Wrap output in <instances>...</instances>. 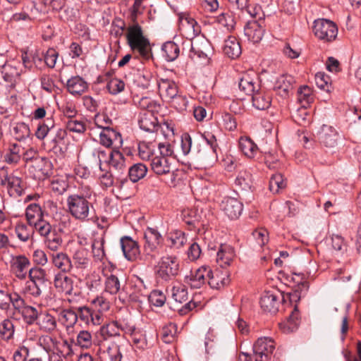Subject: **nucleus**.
<instances>
[{
  "label": "nucleus",
  "instance_id": "1",
  "mask_svg": "<svg viewBox=\"0 0 361 361\" xmlns=\"http://www.w3.org/2000/svg\"><path fill=\"white\" fill-rule=\"evenodd\" d=\"M91 193L90 188H88L85 195L72 194L67 197V212L74 219L87 222L92 219L94 207L89 200Z\"/></svg>",
  "mask_w": 361,
  "mask_h": 361
},
{
  "label": "nucleus",
  "instance_id": "2",
  "mask_svg": "<svg viewBox=\"0 0 361 361\" xmlns=\"http://www.w3.org/2000/svg\"><path fill=\"white\" fill-rule=\"evenodd\" d=\"M126 39L130 49L139 53L144 59H149L151 48L149 39L144 36L142 27L138 24L129 26L127 29Z\"/></svg>",
  "mask_w": 361,
  "mask_h": 361
},
{
  "label": "nucleus",
  "instance_id": "3",
  "mask_svg": "<svg viewBox=\"0 0 361 361\" xmlns=\"http://www.w3.org/2000/svg\"><path fill=\"white\" fill-rule=\"evenodd\" d=\"M180 263L175 255H165L160 258L157 266L156 274L159 279L169 281L179 273Z\"/></svg>",
  "mask_w": 361,
  "mask_h": 361
},
{
  "label": "nucleus",
  "instance_id": "4",
  "mask_svg": "<svg viewBox=\"0 0 361 361\" xmlns=\"http://www.w3.org/2000/svg\"><path fill=\"white\" fill-rule=\"evenodd\" d=\"M313 32L314 35L324 42L334 40L338 35L336 24L326 19H319L314 22Z\"/></svg>",
  "mask_w": 361,
  "mask_h": 361
},
{
  "label": "nucleus",
  "instance_id": "5",
  "mask_svg": "<svg viewBox=\"0 0 361 361\" xmlns=\"http://www.w3.org/2000/svg\"><path fill=\"white\" fill-rule=\"evenodd\" d=\"M0 184L6 185L11 197H20L25 189L22 179L13 174L8 175L4 168L0 169Z\"/></svg>",
  "mask_w": 361,
  "mask_h": 361
},
{
  "label": "nucleus",
  "instance_id": "6",
  "mask_svg": "<svg viewBox=\"0 0 361 361\" xmlns=\"http://www.w3.org/2000/svg\"><path fill=\"white\" fill-rule=\"evenodd\" d=\"M275 343L269 337H262L257 340L253 345L255 361H269L274 350Z\"/></svg>",
  "mask_w": 361,
  "mask_h": 361
},
{
  "label": "nucleus",
  "instance_id": "7",
  "mask_svg": "<svg viewBox=\"0 0 361 361\" xmlns=\"http://www.w3.org/2000/svg\"><path fill=\"white\" fill-rule=\"evenodd\" d=\"M238 87L242 92L247 95H252L259 90L260 82L256 72L248 70L243 73L239 78Z\"/></svg>",
  "mask_w": 361,
  "mask_h": 361
},
{
  "label": "nucleus",
  "instance_id": "8",
  "mask_svg": "<svg viewBox=\"0 0 361 361\" xmlns=\"http://www.w3.org/2000/svg\"><path fill=\"white\" fill-rule=\"evenodd\" d=\"M179 29L182 34L188 39L192 40L201 32L200 26L197 21L186 13L178 15Z\"/></svg>",
  "mask_w": 361,
  "mask_h": 361
},
{
  "label": "nucleus",
  "instance_id": "9",
  "mask_svg": "<svg viewBox=\"0 0 361 361\" xmlns=\"http://www.w3.org/2000/svg\"><path fill=\"white\" fill-rule=\"evenodd\" d=\"M27 168L34 178L44 180L51 173L52 164L47 159L40 157H36Z\"/></svg>",
  "mask_w": 361,
  "mask_h": 361
},
{
  "label": "nucleus",
  "instance_id": "10",
  "mask_svg": "<svg viewBox=\"0 0 361 361\" xmlns=\"http://www.w3.org/2000/svg\"><path fill=\"white\" fill-rule=\"evenodd\" d=\"M282 295L278 290H267L262 295L259 304L263 311L276 313L279 310Z\"/></svg>",
  "mask_w": 361,
  "mask_h": 361
},
{
  "label": "nucleus",
  "instance_id": "11",
  "mask_svg": "<svg viewBox=\"0 0 361 361\" xmlns=\"http://www.w3.org/2000/svg\"><path fill=\"white\" fill-rule=\"evenodd\" d=\"M30 266V262L25 255H13L11 258V271L20 280H25L26 279Z\"/></svg>",
  "mask_w": 361,
  "mask_h": 361
},
{
  "label": "nucleus",
  "instance_id": "12",
  "mask_svg": "<svg viewBox=\"0 0 361 361\" xmlns=\"http://www.w3.org/2000/svg\"><path fill=\"white\" fill-rule=\"evenodd\" d=\"M174 160L172 157L155 155L150 161V169L157 176L167 175L174 168Z\"/></svg>",
  "mask_w": 361,
  "mask_h": 361
},
{
  "label": "nucleus",
  "instance_id": "13",
  "mask_svg": "<svg viewBox=\"0 0 361 361\" xmlns=\"http://www.w3.org/2000/svg\"><path fill=\"white\" fill-rule=\"evenodd\" d=\"M18 312L23 306V299L16 293H8L0 290V309L6 312L11 310V306Z\"/></svg>",
  "mask_w": 361,
  "mask_h": 361
},
{
  "label": "nucleus",
  "instance_id": "14",
  "mask_svg": "<svg viewBox=\"0 0 361 361\" xmlns=\"http://www.w3.org/2000/svg\"><path fill=\"white\" fill-rule=\"evenodd\" d=\"M221 209L230 219H236L241 215L243 205L237 198L227 197L222 200Z\"/></svg>",
  "mask_w": 361,
  "mask_h": 361
},
{
  "label": "nucleus",
  "instance_id": "15",
  "mask_svg": "<svg viewBox=\"0 0 361 361\" xmlns=\"http://www.w3.org/2000/svg\"><path fill=\"white\" fill-rule=\"evenodd\" d=\"M144 238L145 240L144 250L147 255L155 252L163 240L159 232L157 229L149 227L145 231Z\"/></svg>",
  "mask_w": 361,
  "mask_h": 361
},
{
  "label": "nucleus",
  "instance_id": "16",
  "mask_svg": "<svg viewBox=\"0 0 361 361\" xmlns=\"http://www.w3.org/2000/svg\"><path fill=\"white\" fill-rule=\"evenodd\" d=\"M209 267L204 266L201 267L196 269L195 273L191 272L190 275L185 276V282L192 288H200L206 283L207 276H209Z\"/></svg>",
  "mask_w": 361,
  "mask_h": 361
},
{
  "label": "nucleus",
  "instance_id": "17",
  "mask_svg": "<svg viewBox=\"0 0 361 361\" xmlns=\"http://www.w3.org/2000/svg\"><path fill=\"white\" fill-rule=\"evenodd\" d=\"M235 257L234 248L228 244H221L216 253V263L223 268L229 267Z\"/></svg>",
  "mask_w": 361,
  "mask_h": 361
},
{
  "label": "nucleus",
  "instance_id": "18",
  "mask_svg": "<svg viewBox=\"0 0 361 361\" xmlns=\"http://www.w3.org/2000/svg\"><path fill=\"white\" fill-rule=\"evenodd\" d=\"M121 245L125 257L129 261L136 260L140 254L137 243L131 238L125 236L121 239Z\"/></svg>",
  "mask_w": 361,
  "mask_h": 361
},
{
  "label": "nucleus",
  "instance_id": "19",
  "mask_svg": "<svg viewBox=\"0 0 361 361\" xmlns=\"http://www.w3.org/2000/svg\"><path fill=\"white\" fill-rule=\"evenodd\" d=\"M158 89L161 98L169 102L178 93L176 84L169 79H160Z\"/></svg>",
  "mask_w": 361,
  "mask_h": 361
},
{
  "label": "nucleus",
  "instance_id": "20",
  "mask_svg": "<svg viewBox=\"0 0 361 361\" xmlns=\"http://www.w3.org/2000/svg\"><path fill=\"white\" fill-rule=\"evenodd\" d=\"M207 283L212 288L220 289L229 283L228 273L226 271L216 269L207 276Z\"/></svg>",
  "mask_w": 361,
  "mask_h": 361
},
{
  "label": "nucleus",
  "instance_id": "21",
  "mask_svg": "<svg viewBox=\"0 0 361 361\" xmlns=\"http://www.w3.org/2000/svg\"><path fill=\"white\" fill-rule=\"evenodd\" d=\"M106 163L111 171H115L118 174H122L126 171L125 157L118 149L112 150Z\"/></svg>",
  "mask_w": 361,
  "mask_h": 361
},
{
  "label": "nucleus",
  "instance_id": "22",
  "mask_svg": "<svg viewBox=\"0 0 361 361\" xmlns=\"http://www.w3.org/2000/svg\"><path fill=\"white\" fill-rule=\"evenodd\" d=\"M294 78L290 75L283 74L280 75L275 83L274 88L282 97H288L293 90Z\"/></svg>",
  "mask_w": 361,
  "mask_h": 361
},
{
  "label": "nucleus",
  "instance_id": "23",
  "mask_svg": "<svg viewBox=\"0 0 361 361\" xmlns=\"http://www.w3.org/2000/svg\"><path fill=\"white\" fill-rule=\"evenodd\" d=\"M99 356L101 361H121L122 354L120 347L115 343H111L103 349H99Z\"/></svg>",
  "mask_w": 361,
  "mask_h": 361
},
{
  "label": "nucleus",
  "instance_id": "24",
  "mask_svg": "<svg viewBox=\"0 0 361 361\" xmlns=\"http://www.w3.org/2000/svg\"><path fill=\"white\" fill-rule=\"evenodd\" d=\"M50 257L52 264L63 272H68L73 268L71 259L65 252L52 253Z\"/></svg>",
  "mask_w": 361,
  "mask_h": 361
},
{
  "label": "nucleus",
  "instance_id": "25",
  "mask_svg": "<svg viewBox=\"0 0 361 361\" xmlns=\"http://www.w3.org/2000/svg\"><path fill=\"white\" fill-rule=\"evenodd\" d=\"M37 324L39 326L40 330L47 333H52L55 331L57 328V321L56 318L47 312L39 313Z\"/></svg>",
  "mask_w": 361,
  "mask_h": 361
},
{
  "label": "nucleus",
  "instance_id": "26",
  "mask_svg": "<svg viewBox=\"0 0 361 361\" xmlns=\"http://www.w3.org/2000/svg\"><path fill=\"white\" fill-rule=\"evenodd\" d=\"M245 36L253 43L261 41L264 35V29L257 21H250L244 28Z\"/></svg>",
  "mask_w": 361,
  "mask_h": 361
},
{
  "label": "nucleus",
  "instance_id": "27",
  "mask_svg": "<svg viewBox=\"0 0 361 361\" xmlns=\"http://www.w3.org/2000/svg\"><path fill=\"white\" fill-rule=\"evenodd\" d=\"M252 102L255 108L258 110L267 109L271 103L269 94L262 90L261 87L252 95Z\"/></svg>",
  "mask_w": 361,
  "mask_h": 361
},
{
  "label": "nucleus",
  "instance_id": "28",
  "mask_svg": "<svg viewBox=\"0 0 361 361\" xmlns=\"http://www.w3.org/2000/svg\"><path fill=\"white\" fill-rule=\"evenodd\" d=\"M66 87L71 94L80 95L87 90L88 85L81 77L74 76L68 80Z\"/></svg>",
  "mask_w": 361,
  "mask_h": 361
},
{
  "label": "nucleus",
  "instance_id": "29",
  "mask_svg": "<svg viewBox=\"0 0 361 361\" xmlns=\"http://www.w3.org/2000/svg\"><path fill=\"white\" fill-rule=\"evenodd\" d=\"M139 126L141 129L148 133H155L157 125V118L153 113H140L139 118Z\"/></svg>",
  "mask_w": 361,
  "mask_h": 361
},
{
  "label": "nucleus",
  "instance_id": "30",
  "mask_svg": "<svg viewBox=\"0 0 361 361\" xmlns=\"http://www.w3.org/2000/svg\"><path fill=\"white\" fill-rule=\"evenodd\" d=\"M299 325V311L295 306L288 318L279 324L280 329L285 334L295 331Z\"/></svg>",
  "mask_w": 361,
  "mask_h": 361
},
{
  "label": "nucleus",
  "instance_id": "31",
  "mask_svg": "<svg viewBox=\"0 0 361 361\" xmlns=\"http://www.w3.org/2000/svg\"><path fill=\"white\" fill-rule=\"evenodd\" d=\"M224 52L231 59H236L241 54L240 43L235 37L230 36L225 40Z\"/></svg>",
  "mask_w": 361,
  "mask_h": 361
},
{
  "label": "nucleus",
  "instance_id": "32",
  "mask_svg": "<svg viewBox=\"0 0 361 361\" xmlns=\"http://www.w3.org/2000/svg\"><path fill=\"white\" fill-rule=\"evenodd\" d=\"M106 276L104 283V293L116 295L121 290V285L118 278L114 275H104Z\"/></svg>",
  "mask_w": 361,
  "mask_h": 361
},
{
  "label": "nucleus",
  "instance_id": "33",
  "mask_svg": "<svg viewBox=\"0 0 361 361\" xmlns=\"http://www.w3.org/2000/svg\"><path fill=\"white\" fill-rule=\"evenodd\" d=\"M73 265L78 269H85L90 266L88 252L83 247L76 250L73 255Z\"/></svg>",
  "mask_w": 361,
  "mask_h": 361
},
{
  "label": "nucleus",
  "instance_id": "34",
  "mask_svg": "<svg viewBox=\"0 0 361 361\" xmlns=\"http://www.w3.org/2000/svg\"><path fill=\"white\" fill-rule=\"evenodd\" d=\"M58 320L68 331L76 324L78 314L71 310H62L59 314Z\"/></svg>",
  "mask_w": 361,
  "mask_h": 361
},
{
  "label": "nucleus",
  "instance_id": "35",
  "mask_svg": "<svg viewBox=\"0 0 361 361\" xmlns=\"http://www.w3.org/2000/svg\"><path fill=\"white\" fill-rule=\"evenodd\" d=\"M73 280L71 277L63 274H56L54 280L56 288L64 293H70L73 290Z\"/></svg>",
  "mask_w": 361,
  "mask_h": 361
},
{
  "label": "nucleus",
  "instance_id": "36",
  "mask_svg": "<svg viewBox=\"0 0 361 361\" xmlns=\"http://www.w3.org/2000/svg\"><path fill=\"white\" fill-rule=\"evenodd\" d=\"M189 57L192 59H205L207 58V54L205 53L206 47H207V44L206 42L203 41L201 44L199 43L198 40H190L189 42Z\"/></svg>",
  "mask_w": 361,
  "mask_h": 361
},
{
  "label": "nucleus",
  "instance_id": "37",
  "mask_svg": "<svg viewBox=\"0 0 361 361\" xmlns=\"http://www.w3.org/2000/svg\"><path fill=\"white\" fill-rule=\"evenodd\" d=\"M239 147L243 153L249 158L255 156L258 151V147L250 137H240Z\"/></svg>",
  "mask_w": 361,
  "mask_h": 361
},
{
  "label": "nucleus",
  "instance_id": "38",
  "mask_svg": "<svg viewBox=\"0 0 361 361\" xmlns=\"http://www.w3.org/2000/svg\"><path fill=\"white\" fill-rule=\"evenodd\" d=\"M25 217L30 226L44 218L41 207L35 203L29 204L25 210Z\"/></svg>",
  "mask_w": 361,
  "mask_h": 361
},
{
  "label": "nucleus",
  "instance_id": "39",
  "mask_svg": "<svg viewBox=\"0 0 361 361\" xmlns=\"http://www.w3.org/2000/svg\"><path fill=\"white\" fill-rule=\"evenodd\" d=\"M63 240L61 235L55 229H53L48 235L44 237V244L46 247L51 251H57L61 247Z\"/></svg>",
  "mask_w": 361,
  "mask_h": 361
},
{
  "label": "nucleus",
  "instance_id": "40",
  "mask_svg": "<svg viewBox=\"0 0 361 361\" xmlns=\"http://www.w3.org/2000/svg\"><path fill=\"white\" fill-rule=\"evenodd\" d=\"M99 334L104 340L111 337L119 336L120 330L118 328V322L111 321L104 324L99 329Z\"/></svg>",
  "mask_w": 361,
  "mask_h": 361
},
{
  "label": "nucleus",
  "instance_id": "41",
  "mask_svg": "<svg viewBox=\"0 0 361 361\" xmlns=\"http://www.w3.org/2000/svg\"><path fill=\"white\" fill-rule=\"evenodd\" d=\"M298 101L302 107L307 108L314 101L312 90L307 85H304L298 90Z\"/></svg>",
  "mask_w": 361,
  "mask_h": 361
},
{
  "label": "nucleus",
  "instance_id": "42",
  "mask_svg": "<svg viewBox=\"0 0 361 361\" xmlns=\"http://www.w3.org/2000/svg\"><path fill=\"white\" fill-rule=\"evenodd\" d=\"M19 312H21L25 322L28 324H32L35 322H37L39 316V313L37 310L32 306L25 305L24 300L23 306Z\"/></svg>",
  "mask_w": 361,
  "mask_h": 361
},
{
  "label": "nucleus",
  "instance_id": "43",
  "mask_svg": "<svg viewBox=\"0 0 361 361\" xmlns=\"http://www.w3.org/2000/svg\"><path fill=\"white\" fill-rule=\"evenodd\" d=\"M235 183L243 190L250 189L252 184V174L246 170L240 171L235 178Z\"/></svg>",
  "mask_w": 361,
  "mask_h": 361
},
{
  "label": "nucleus",
  "instance_id": "44",
  "mask_svg": "<svg viewBox=\"0 0 361 361\" xmlns=\"http://www.w3.org/2000/svg\"><path fill=\"white\" fill-rule=\"evenodd\" d=\"M147 172V167L141 163H137L133 165L128 169V174L130 179L133 182H137L139 180L143 178Z\"/></svg>",
  "mask_w": 361,
  "mask_h": 361
},
{
  "label": "nucleus",
  "instance_id": "45",
  "mask_svg": "<svg viewBox=\"0 0 361 361\" xmlns=\"http://www.w3.org/2000/svg\"><path fill=\"white\" fill-rule=\"evenodd\" d=\"M30 225L27 226L23 222H18L15 226V233L18 238L23 241H27L33 235L34 231Z\"/></svg>",
  "mask_w": 361,
  "mask_h": 361
},
{
  "label": "nucleus",
  "instance_id": "46",
  "mask_svg": "<svg viewBox=\"0 0 361 361\" xmlns=\"http://www.w3.org/2000/svg\"><path fill=\"white\" fill-rule=\"evenodd\" d=\"M162 51L166 59L169 61H172L179 56L180 49L176 43L167 42L163 45Z\"/></svg>",
  "mask_w": 361,
  "mask_h": 361
},
{
  "label": "nucleus",
  "instance_id": "47",
  "mask_svg": "<svg viewBox=\"0 0 361 361\" xmlns=\"http://www.w3.org/2000/svg\"><path fill=\"white\" fill-rule=\"evenodd\" d=\"M93 343V336L90 331L81 330L76 336V344L83 349H88Z\"/></svg>",
  "mask_w": 361,
  "mask_h": 361
},
{
  "label": "nucleus",
  "instance_id": "48",
  "mask_svg": "<svg viewBox=\"0 0 361 361\" xmlns=\"http://www.w3.org/2000/svg\"><path fill=\"white\" fill-rule=\"evenodd\" d=\"M168 241L171 247L178 249L185 244L187 239L183 232L176 230L169 234Z\"/></svg>",
  "mask_w": 361,
  "mask_h": 361
},
{
  "label": "nucleus",
  "instance_id": "49",
  "mask_svg": "<svg viewBox=\"0 0 361 361\" xmlns=\"http://www.w3.org/2000/svg\"><path fill=\"white\" fill-rule=\"evenodd\" d=\"M14 332V325L11 319H5L0 323V336L2 339L5 341L11 339Z\"/></svg>",
  "mask_w": 361,
  "mask_h": 361
},
{
  "label": "nucleus",
  "instance_id": "50",
  "mask_svg": "<svg viewBox=\"0 0 361 361\" xmlns=\"http://www.w3.org/2000/svg\"><path fill=\"white\" fill-rule=\"evenodd\" d=\"M177 334V326L175 324L170 323L163 326L161 332L162 341L166 343H172Z\"/></svg>",
  "mask_w": 361,
  "mask_h": 361
},
{
  "label": "nucleus",
  "instance_id": "51",
  "mask_svg": "<svg viewBox=\"0 0 361 361\" xmlns=\"http://www.w3.org/2000/svg\"><path fill=\"white\" fill-rule=\"evenodd\" d=\"M67 178L63 176H54L51 181V189L57 194H62L68 188Z\"/></svg>",
  "mask_w": 361,
  "mask_h": 361
},
{
  "label": "nucleus",
  "instance_id": "52",
  "mask_svg": "<svg viewBox=\"0 0 361 361\" xmlns=\"http://www.w3.org/2000/svg\"><path fill=\"white\" fill-rule=\"evenodd\" d=\"M104 240L103 238H97L94 239L92 244V252L93 257L97 261H101L105 257L104 249Z\"/></svg>",
  "mask_w": 361,
  "mask_h": 361
},
{
  "label": "nucleus",
  "instance_id": "53",
  "mask_svg": "<svg viewBox=\"0 0 361 361\" xmlns=\"http://www.w3.org/2000/svg\"><path fill=\"white\" fill-rule=\"evenodd\" d=\"M154 146L151 143L145 142H140L138 145V155L144 161L150 160L154 157Z\"/></svg>",
  "mask_w": 361,
  "mask_h": 361
},
{
  "label": "nucleus",
  "instance_id": "54",
  "mask_svg": "<svg viewBox=\"0 0 361 361\" xmlns=\"http://www.w3.org/2000/svg\"><path fill=\"white\" fill-rule=\"evenodd\" d=\"M173 299L179 303L185 302L188 299V290L185 286L182 284L174 285L171 290Z\"/></svg>",
  "mask_w": 361,
  "mask_h": 361
},
{
  "label": "nucleus",
  "instance_id": "55",
  "mask_svg": "<svg viewBox=\"0 0 361 361\" xmlns=\"http://www.w3.org/2000/svg\"><path fill=\"white\" fill-rule=\"evenodd\" d=\"M123 142L122 137H99L101 145L113 150L119 149L123 145Z\"/></svg>",
  "mask_w": 361,
  "mask_h": 361
},
{
  "label": "nucleus",
  "instance_id": "56",
  "mask_svg": "<svg viewBox=\"0 0 361 361\" xmlns=\"http://www.w3.org/2000/svg\"><path fill=\"white\" fill-rule=\"evenodd\" d=\"M286 186V183L281 173H276L269 180V190L273 193H278L280 190Z\"/></svg>",
  "mask_w": 361,
  "mask_h": 361
},
{
  "label": "nucleus",
  "instance_id": "57",
  "mask_svg": "<svg viewBox=\"0 0 361 361\" xmlns=\"http://www.w3.org/2000/svg\"><path fill=\"white\" fill-rule=\"evenodd\" d=\"M138 106L140 109L145 111L144 112L154 113L157 111L159 106L157 103L149 97H142L138 102Z\"/></svg>",
  "mask_w": 361,
  "mask_h": 361
},
{
  "label": "nucleus",
  "instance_id": "58",
  "mask_svg": "<svg viewBox=\"0 0 361 361\" xmlns=\"http://www.w3.org/2000/svg\"><path fill=\"white\" fill-rule=\"evenodd\" d=\"M218 23L225 27L228 30H231L234 28L235 20L232 13H223L217 17Z\"/></svg>",
  "mask_w": 361,
  "mask_h": 361
},
{
  "label": "nucleus",
  "instance_id": "59",
  "mask_svg": "<svg viewBox=\"0 0 361 361\" xmlns=\"http://www.w3.org/2000/svg\"><path fill=\"white\" fill-rule=\"evenodd\" d=\"M31 226L44 238L53 230L49 222L46 221L44 218L33 224Z\"/></svg>",
  "mask_w": 361,
  "mask_h": 361
},
{
  "label": "nucleus",
  "instance_id": "60",
  "mask_svg": "<svg viewBox=\"0 0 361 361\" xmlns=\"http://www.w3.org/2000/svg\"><path fill=\"white\" fill-rule=\"evenodd\" d=\"M2 74L4 80L8 82H16V79L20 76V73L18 70L9 65L3 67Z\"/></svg>",
  "mask_w": 361,
  "mask_h": 361
},
{
  "label": "nucleus",
  "instance_id": "61",
  "mask_svg": "<svg viewBox=\"0 0 361 361\" xmlns=\"http://www.w3.org/2000/svg\"><path fill=\"white\" fill-rule=\"evenodd\" d=\"M106 87L111 94H117L124 90L125 83L121 79L114 78L109 81Z\"/></svg>",
  "mask_w": 361,
  "mask_h": 361
},
{
  "label": "nucleus",
  "instance_id": "62",
  "mask_svg": "<svg viewBox=\"0 0 361 361\" xmlns=\"http://www.w3.org/2000/svg\"><path fill=\"white\" fill-rule=\"evenodd\" d=\"M133 345L139 349H144L147 345V339L145 335L140 331H135L130 335Z\"/></svg>",
  "mask_w": 361,
  "mask_h": 361
},
{
  "label": "nucleus",
  "instance_id": "63",
  "mask_svg": "<svg viewBox=\"0 0 361 361\" xmlns=\"http://www.w3.org/2000/svg\"><path fill=\"white\" fill-rule=\"evenodd\" d=\"M92 305L97 310L101 312L102 314L110 308V302L102 295L97 296L92 300Z\"/></svg>",
  "mask_w": 361,
  "mask_h": 361
},
{
  "label": "nucleus",
  "instance_id": "64",
  "mask_svg": "<svg viewBox=\"0 0 361 361\" xmlns=\"http://www.w3.org/2000/svg\"><path fill=\"white\" fill-rule=\"evenodd\" d=\"M27 274L30 281L34 283L43 281L46 275L45 271L39 267L30 269Z\"/></svg>",
  "mask_w": 361,
  "mask_h": 361
}]
</instances>
